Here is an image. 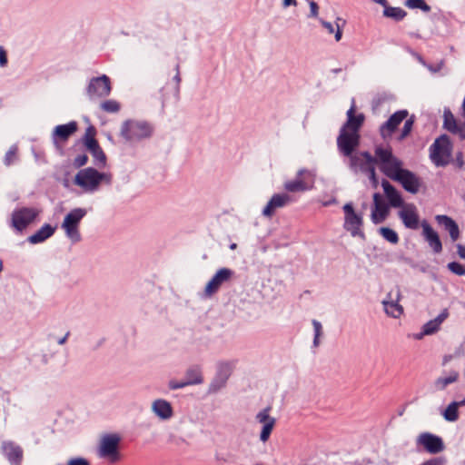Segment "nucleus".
<instances>
[{"instance_id":"864d4df0","label":"nucleus","mask_w":465,"mask_h":465,"mask_svg":"<svg viewBox=\"0 0 465 465\" xmlns=\"http://www.w3.org/2000/svg\"><path fill=\"white\" fill-rule=\"evenodd\" d=\"M456 247L459 256L462 259H465V246L462 244H457Z\"/></svg>"},{"instance_id":"7c9ffc66","label":"nucleus","mask_w":465,"mask_h":465,"mask_svg":"<svg viewBox=\"0 0 465 465\" xmlns=\"http://www.w3.org/2000/svg\"><path fill=\"white\" fill-rule=\"evenodd\" d=\"M55 232V228L50 224L43 225L37 232L28 237V242L32 244L40 243L49 237H51Z\"/></svg>"},{"instance_id":"dca6fc26","label":"nucleus","mask_w":465,"mask_h":465,"mask_svg":"<svg viewBox=\"0 0 465 465\" xmlns=\"http://www.w3.org/2000/svg\"><path fill=\"white\" fill-rule=\"evenodd\" d=\"M185 381H171L169 382V388L171 390H178L190 385L201 384L203 382L202 371L199 366H193L187 369L185 372Z\"/></svg>"},{"instance_id":"4468645a","label":"nucleus","mask_w":465,"mask_h":465,"mask_svg":"<svg viewBox=\"0 0 465 465\" xmlns=\"http://www.w3.org/2000/svg\"><path fill=\"white\" fill-rule=\"evenodd\" d=\"M112 90L111 82L107 75H102L93 78L88 85L87 93L91 98L105 97L110 94Z\"/></svg>"},{"instance_id":"5fc2aeb1","label":"nucleus","mask_w":465,"mask_h":465,"mask_svg":"<svg viewBox=\"0 0 465 465\" xmlns=\"http://www.w3.org/2000/svg\"><path fill=\"white\" fill-rule=\"evenodd\" d=\"M400 216L403 224L407 227V209H402L400 212Z\"/></svg>"},{"instance_id":"6ab92c4d","label":"nucleus","mask_w":465,"mask_h":465,"mask_svg":"<svg viewBox=\"0 0 465 465\" xmlns=\"http://www.w3.org/2000/svg\"><path fill=\"white\" fill-rule=\"evenodd\" d=\"M443 127L449 132L458 134L460 139L465 138V124L459 123L449 108L443 112Z\"/></svg>"},{"instance_id":"393cba45","label":"nucleus","mask_w":465,"mask_h":465,"mask_svg":"<svg viewBox=\"0 0 465 465\" xmlns=\"http://www.w3.org/2000/svg\"><path fill=\"white\" fill-rule=\"evenodd\" d=\"M305 175L309 176V173L305 170H300L294 180L284 183V189L291 193L309 190L312 186L307 183Z\"/></svg>"},{"instance_id":"bf43d9fd","label":"nucleus","mask_w":465,"mask_h":465,"mask_svg":"<svg viewBox=\"0 0 465 465\" xmlns=\"http://www.w3.org/2000/svg\"><path fill=\"white\" fill-rule=\"evenodd\" d=\"M405 136H407V122L404 124L402 127L401 137L404 138Z\"/></svg>"},{"instance_id":"20e7f679","label":"nucleus","mask_w":465,"mask_h":465,"mask_svg":"<svg viewBox=\"0 0 465 465\" xmlns=\"http://www.w3.org/2000/svg\"><path fill=\"white\" fill-rule=\"evenodd\" d=\"M153 131V126L146 122L127 120L121 126L120 135L125 142L134 143L150 137Z\"/></svg>"},{"instance_id":"5701e85b","label":"nucleus","mask_w":465,"mask_h":465,"mask_svg":"<svg viewBox=\"0 0 465 465\" xmlns=\"http://www.w3.org/2000/svg\"><path fill=\"white\" fill-rule=\"evenodd\" d=\"M449 312L444 309L436 318L426 322L422 327V331L414 334V338L420 340L424 335H431L439 331L442 322L448 318Z\"/></svg>"},{"instance_id":"0eeeda50","label":"nucleus","mask_w":465,"mask_h":465,"mask_svg":"<svg viewBox=\"0 0 465 465\" xmlns=\"http://www.w3.org/2000/svg\"><path fill=\"white\" fill-rule=\"evenodd\" d=\"M417 449L431 455H437L445 450V443L441 437L431 432H422L415 440Z\"/></svg>"},{"instance_id":"09e8293b","label":"nucleus","mask_w":465,"mask_h":465,"mask_svg":"<svg viewBox=\"0 0 465 465\" xmlns=\"http://www.w3.org/2000/svg\"><path fill=\"white\" fill-rule=\"evenodd\" d=\"M369 175V179L371 180V185L374 189H376L378 187V184H379V181L377 179V176H376V173H375V170H371V173L368 174Z\"/></svg>"},{"instance_id":"8fccbe9b","label":"nucleus","mask_w":465,"mask_h":465,"mask_svg":"<svg viewBox=\"0 0 465 465\" xmlns=\"http://www.w3.org/2000/svg\"><path fill=\"white\" fill-rule=\"evenodd\" d=\"M7 64V56L5 50L0 46V65L5 66Z\"/></svg>"},{"instance_id":"b1692460","label":"nucleus","mask_w":465,"mask_h":465,"mask_svg":"<svg viewBox=\"0 0 465 465\" xmlns=\"http://www.w3.org/2000/svg\"><path fill=\"white\" fill-rule=\"evenodd\" d=\"M407 116V111L402 110L393 114L381 126L380 129L381 135L385 139L392 134V133L398 128L400 124Z\"/></svg>"},{"instance_id":"c756f323","label":"nucleus","mask_w":465,"mask_h":465,"mask_svg":"<svg viewBox=\"0 0 465 465\" xmlns=\"http://www.w3.org/2000/svg\"><path fill=\"white\" fill-rule=\"evenodd\" d=\"M153 411L162 420H168L173 416V408L165 400H156L152 405Z\"/></svg>"},{"instance_id":"13d9d810","label":"nucleus","mask_w":465,"mask_h":465,"mask_svg":"<svg viewBox=\"0 0 465 465\" xmlns=\"http://www.w3.org/2000/svg\"><path fill=\"white\" fill-rule=\"evenodd\" d=\"M371 1L376 3V4H379V5H382L383 7H385L388 5V1L387 0H371Z\"/></svg>"},{"instance_id":"49530a36","label":"nucleus","mask_w":465,"mask_h":465,"mask_svg":"<svg viewBox=\"0 0 465 465\" xmlns=\"http://www.w3.org/2000/svg\"><path fill=\"white\" fill-rule=\"evenodd\" d=\"M88 157L86 154H81L74 158V164L75 167H82L86 164Z\"/></svg>"},{"instance_id":"603ef678","label":"nucleus","mask_w":465,"mask_h":465,"mask_svg":"<svg viewBox=\"0 0 465 465\" xmlns=\"http://www.w3.org/2000/svg\"><path fill=\"white\" fill-rule=\"evenodd\" d=\"M456 164L459 168H462L464 165L462 153H458L455 159Z\"/></svg>"},{"instance_id":"4be33fe9","label":"nucleus","mask_w":465,"mask_h":465,"mask_svg":"<svg viewBox=\"0 0 465 465\" xmlns=\"http://www.w3.org/2000/svg\"><path fill=\"white\" fill-rule=\"evenodd\" d=\"M291 202L292 198L287 193L274 194L270 199L266 206L263 208L262 214L266 217L271 218L274 214L276 209L282 208Z\"/></svg>"},{"instance_id":"7ed1b4c3","label":"nucleus","mask_w":465,"mask_h":465,"mask_svg":"<svg viewBox=\"0 0 465 465\" xmlns=\"http://www.w3.org/2000/svg\"><path fill=\"white\" fill-rule=\"evenodd\" d=\"M453 145L446 134L439 136L430 146V159L437 167H443L450 163Z\"/></svg>"},{"instance_id":"6e6d98bb","label":"nucleus","mask_w":465,"mask_h":465,"mask_svg":"<svg viewBox=\"0 0 465 465\" xmlns=\"http://www.w3.org/2000/svg\"><path fill=\"white\" fill-rule=\"evenodd\" d=\"M69 335H70V331H67L65 333V335L58 341V343L61 344V345L65 343L66 341H67V338L69 337Z\"/></svg>"},{"instance_id":"680f3d73","label":"nucleus","mask_w":465,"mask_h":465,"mask_svg":"<svg viewBox=\"0 0 465 465\" xmlns=\"http://www.w3.org/2000/svg\"><path fill=\"white\" fill-rule=\"evenodd\" d=\"M442 66V64H439L437 68H434V67H431V66H429V70L435 73V72H438Z\"/></svg>"},{"instance_id":"473e14b6","label":"nucleus","mask_w":465,"mask_h":465,"mask_svg":"<svg viewBox=\"0 0 465 465\" xmlns=\"http://www.w3.org/2000/svg\"><path fill=\"white\" fill-rule=\"evenodd\" d=\"M95 135L96 129L93 125H90L86 128L83 140L88 151L90 149H95V147L99 145L97 140L95 139Z\"/></svg>"},{"instance_id":"39448f33","label":"nucleus","mask_w":465,"mask_h":465,"mask_svg":"<svg viewBox=\"0 0 465 465\" xmlns=\"http://www.w3.org/2000/svg\"><path fill=\"white\" fill-rule=\"evenodd\" d=\"M103 181L106 183H110L111 175L104 173H99L92 167L80 170L74 178L75 184L86 192L96 191Z\"/></svg>"},{"instance_id":"6e6552de","label":"nucleus","mask_w":465,"mask_h":465,"mask_svg":"<svg viewBox=\"0 0 465 465\" xmlns=\"http://www.w3.org/2000/svg\"><path fill=\"white\" fill-rule=\"evenodd\" d=\"M121 438L117 434H106L100 441L98 455L100 458L107 459L111 462H115L119 460V443Z\"/></svg>"},{"instance_id":"f8f14e48","label":"nucleus","mask_w":465,"mask_h":465,"mask_svg":"<svg viewBox=\"0 0 465 465\" xmlns=\"http://www.w3.org/2000/svg\"><path fill=\"white\" fill-rule=\"evenodd\" d=\"M350 157V166L352 170L361 172L369 174L371 173V170H375V165L377 164L376 156L373 157L368 152H362L359 154H351Z\"/></svg>"},{"instance_id":"c85d7f7f","label":"nucleus","mask_w":465,"mask_h":465,"mask_svg":"<svg viewBox=\"0 0 465 465\" xmlns=\"http://www.w3.org/2000/svg\"><path fill=\"white\" fill-rule=\"evenodd\" d=\"M4 454L14 464H19L23 459V450L13 442H5L2 446Z\"/></svg>"},{"instance_id":"2eb2a0df","label":"nucleus","mask_w":465,"mask_h":465,"mask_svg":"<svg viewBox=\"0 0 465 465\" xmlns=\"http://www.w3.org/2000/svg\"><path fill=\"white\" fill-rule=\"evenodd\" d=\"M270 411L271 407H266L259 411L255 416L256 420L262 425L260 433V440L262 442L268 441L276 424V420L270 415Z\"/></svg>"},{"instance_id":"a18cd8bd","label":"nucleus","mask_w":465,"mask_h":465,"mask_svg":"<svg viewBox=\"0 0 465 465\" xmlns=\"http://www.w3.org/2000/svg\"><path fill=\"white\" fill-rule=\"evenodd\" d=\"M420 465H447V460L444 457L430 458Z\"/></svg>"},{"instance_id":"c9c22d12","label":"nucleus","mask_w":465,"mask_h":465,"mask_svg":"<svg viewBox=\"0 0 465 465\" xmlns=\"http://www.w3.org/2000/svg\"><path fill=\"white\" fill-rule=\"evenodd\" d=\"M424 188L422 181L409 172V193H417Z\"/></svg>"},{"instance_id":"a19ab883","label":"nucleus","mask_w":465,"mask_h":465,"mask_svg":"<svg viewBox=\"0 0 465 465\" xmlns=\"http://www.w3.org/2000/svg\"><path fill=\"white\" fill-rule=\"evenodd\" d=\"M419 227V217L415 212V206L409 204V228L417 229Z\"/></svg>"},{"instance_id":"79ce46f5","label":"nucleus","mask_w":465,"mask_h":465,"mask_svg":"<svg viewBox=\"0 0 465 465\" xmlns=\"http://www.w3.org/2000/svg\"><path fill=\"white\" fill-rule=\"evenodd\" d=\"M448 269L454 274L459 276L465 275V266L458 262H449L447 265Z\"/></svg>"},{"instance_id":"cd10ccee","label":"nucleus","mask_w":465,"mask_h":465,"mask_svg":"<svg viewBox=\"0 0 465 465\" xmlns=\"http://www.w3.org/2000/svg\"><path fill=\"white\" fill-rule=\"evenodd\" d=\"M459 377L460 374L457 371L444 372L442 375L435 379L431 384V389L435 392L443 391L449 385L456 382Z\"/></svg>"},{"instance_id":"ea45409f","label":"nucleus","mask_w":465,"mask_h":465,"mask_svg":"<svg viewBox=\"0 0 465 465\" xmlns=\"http://www.w3.org/2000/svg\"><path fill=\"white\" fill-rule=\"evenodd\" d=\"M409 9H420L428 14L430 11V6L424 0H409Z\"/></svg>"},{"instance_id":"f3484780","label":"nucleus","mask_w":465,"mask_h":465,"mask_svg":"<svg viewBox=\"0 0 465 465\" xmlns=\"http://www.w3.org/2000/svg\"><path fill=\"white\" fill-rule=\"evenodd\" d=\"M233 274V272L228 268H222L213 276V278L207 282L204 292L205 295L210 297L218 292L221 285L230 281Z\"/></svg>"},{"instance_id":"e2e57ef3","label":"nucleus","mask_w":465,"mask_h":465,"mask_svg":"<svg viewBox=\"0 0 465 465\" xmlns=\"http://www.w3.org/2000/svg\"><path fill=\"white\" fill-rule=\"evenodd\" d=\"M457 401V404L459 407H463L465 406V398L462 399L461 401Z\"/></svg>"},{"instance_id":"aec40b11","label":"nucleus","mask_w":465,"mask_h":465,"mask_svg":"<svg viewBox=\"0 0 465 465\" xmlns=\"http://www.w3.org/2000/svg\"><path fill=\"white\" fill-rule=\"evenodd\" d=\"M420 225L422 228V235L429 246L435 253H440L442 251V244L438 232L434 231L426 220L422 221Z\"/></svg>"},{"instance_id":"f257e3e1","label":"nucleus","mask_w":465,"mask_h":465,"mask_svg":"<svg viewBox=\"0 0 465 465\" xmlns=\"http://www.w3.org/2000/svg\"><path fill=\"white\" fill-rule=\"evenodd\" d=\"M381 186L388 203H386L383 195L380 193L373 194L371 220L376 224L382 223L387 218L390 206L399 208L403 203L401 193L387 180H382Z\"/></svg>"},{"instance_id":"69168bd1","label":"nucleus","mask_w":465,"mask_h":465,"mask_svg":"<svg viewBox=\"0 0 465 465\" xmlns=\"http://www.w3.org/2000/svg\"><path fill=\"white\" fill-rule=\"evenodd\" d=\"M412 123H413L412 118H409V122H408V124H409V131L411 130V127Z\"/></svg>"},{"instance_id":"4c0bfd02","label":"nucleus","mask_w":465,"mask_h":465,"mask_svg":"<svg viewBox=\"0 0 465 465\" xmlns=\"http://www.w3.org/2000/svg\"><path fill=\"white\" fill-rule=\"evenodd\" d=\"M100 107L103 111L106 113H117L121 105L120 104L115 100H106L101 103Z\"/></svg>"},{"instance_id":"423d86ee","label":"nucleus","mask_w":465,"mask_h":465,"mask_svg":"<svg viewBox=\"0 0 465 465\" xmlns=\"http://www.w3.org/2000/svg\"><path fill=\"white\" fill-rule=\"evenodd\" d=\"M85 214L86 211L84 209L75 208L68 213L64 219L61 227L64 231L65 235L73 242H78L81 241L79 225Z\"/></svg>"},{"instance_id":"58836bf2","label":"nucleus","mask_w":465,"mask_h":465,"mask_svg":"<svg viewBox=\"0 0 465 465\" xmlns=\"http://www.w3.org/2000/svg\"><path fill=\"white\" fill-rule=\"evenodd\" d=\"M380 233L381 234V236L384 239H386L388 242H390L391 243H397L399 241V237H398L397 233L390 228L381 227L380 229Z\"/></svg>"},{"instance_id":"4d7b16f0","label":"nucleus","mask_w":465,"mask_h":465,"mask_svg":"<svg viewBox=\"0 0 465 465\" xmlns=\"http://www.w3.org/2000/svg\"><path fill=\"white\" fill-rule=\"evenodd\" d=\"M291 5H296V0H283V5L284 6H289Z\"/></svg>"},{"instance_id":"2f4dec72","label":"nucleus","mask_w":465,"mask_h":465,"mask_svg":"<svg viewBox=\"0 0 465 465\" xmlns=\"http://www.w3.org/2000/svg\"><path fill=\"white\" fill-rule=\"evenodd\" d=\"M459 408L456 401H451L441 411L442 418L448 422L457 421L460 418Z\"/></svg>"},{"instance_id":"052dcab7","label":"nucleus","mask_w":465,"mask_h":465,"mask_svg":"<svg viewBox=\"0 0 465 465\" xmlns=\"http://www.w3.org/2000/svg\"><path fill=\"white\" fill-rule=\"evenodd\" d=\"M176 71H177V73H176V74L174 76V79L179 84L180 81H181V77H180L179 65L178 64L176 65Z\"/></svg>"},{"instance_id":"0e129e2a","label":"nucleus","mask_w":465,"mask_h":465,"mask_svg":"<svg viewBox=\"0 0 465 465\" xmlns=\"http://www.w3.org/2000/svg\"><path fill=\"white\" fill-rule=\"evenodd\" d=\"M450 360H451V356H450V355H449V356H445V357L443 358V364H444V365H445V364H447V362H448L449 361H450Z\"/></svg>"},{"instance_id":"e433bc0d","label":"nucleus","mask_w":465,"mask_h":465,"mask_svg":"<svg viewBox=\"0 0 465 465\" xmlns=\"http://www.w3.org/2000/svg\"><path fill=\"white\" fill-rule=\"evenodd\" d=\"M89 152L94 158L95 164L100 167H104L106 163V156L100 145H97L95 149H90Z\"/></svg>"},{"instance_id":"bb28decb","label":"nucleus","mask_w":465,"mask_h":465,"mask_svg":"<svg viewBox=\"0 0 465 465\" xmlns=\"http://www.w3.org/2000/svg\"><path fill=\"white\" fill-rule=\"evenodd\" d=\"M435 220L445 231L449 232L452 242H455L460 238L459 226L451 217L444 214H438L435 216Z\"/></svg>"},{"instance_id":"9b49d317","label":"nucleus","mask_w":465,"mask_h":465,"mask_svg":"<svg viewBox=\"0 0 465 465\" xmlns=\"http://www.w3.org/2000/svg\"><path fill=\"white\" fill-rule=\"evenodd\" d=\"M40 211L33 207L16 209L12 213V224L19 232H22L31 224L39 215Z\"/></svg>"},{"instance_id":"a211bd4d","label":"nucleus","mask_w":465,"mask_h":465,"mask_svg":"<svg viewBox=\"0 0 465 465\" xmlns=\"http://www.w3.org/2000/svg\"><path fill=\"white\" fill-rule=\"evenodd\" d=\"M399 297V290L395 289L391 291L388 298L382 302L386 313L393 318H399L404 312L403 307L398 303Z\"/></svg>"},{"instance_id":"1a4fd4ad","label":"nucleus","mask_w":465,"mask_h":465,"mask_svg":"<svg viewBox=\"0 0 465 465\" xmlns=\"http://www.w3.org/2000/svg\"><path fill=\"white\" fill-rule=\"evenodd\" d=\"M344 211V228L351 232V236H359L364 239L365 235L361 230L362 217L355 213L351 203H346L343 206Z\"/></svg>"},{"instance_id":"9d476101","label":"nucleus","mask_w":465,"mask_h":465,"mask_svg":"<svg viewBox=\"0 0 465 465\" xmlns=\"http://www.w3.org/2000/svg\"><path fill=\"white\" fill-rule=\"evenodd\" d=\"M360 134L356 132L341 129L337 137V146L340 153L344 156H351L360 145Z\"/></svg>"},{"instance_id":"ddd939ff","label":"nucleus","mask_w":465,"mask_h":465,"mask_svg":"<svg viewBox=\"0 0 465 465\" xmlns=\"http://www.w3.org/2000/svg\"><path fill=\"white\" fill-rule=\"evenodd\" d=\"M233 368L234 365L232 362H220L217 366V373L209 386V392L215 393L224 387Z\"/></svg>"},{"instance_id":"37998d69","label":"nucleus","mask_w":465,"mask_h":465,"mask_svg":"<svg viewBox=\"0 0 465 465\" xmlns=\"http://www.w3.org/2000/svg\"><path fill=\"white\" fill-rule=\"evenodd\" d=\"M312 323L314 329L313 345L317 347L320 344V337L322 334V326L317 320H312Z\"/></svg>"},{"instance_id":"338daca9","label":"nucleus","mask_w":465,"mask_h":465,"mask_svg":"<svg viewBox=\"0 0 465 465\" xmlns=\"http://www.w3.org/2000/svg\"><path fill=\"white\" fill-rule=\"evenodd\" d=\"M235 248H236V244L235 243L231 244V249H235Z\"/></svg>"},{"instance_id":"774afa93","label":"nucleus","mask_w":465,"mask_h":465,"mask_svg":"<svg viewBox=\"0 0 465 465\" xmlns=\"http://www.w3.org/2000/svg\"><path fill=\"white\" fill-rule=\"evenodd\" d=\"M403 411H404V410H401V411H400V415H402V414H403Z\"/></svg>"},{"instance_id":"f704fd0d","label":"nucleus","mask_w":465,"mask_h":465,"mask_svg":"<svg viewBox=\"0 0 465 465\" xmlns=\"http://www.w3.org/2000/svg\"><path fill=\"white\" fill-rule=\"evenodd\" d=\"M383 15L394 21H401L406 16V12L401 7H392L387 5L383 10Z\"/></svg>"},{"instance_id":"412c9836","label":"nucleus","mask_w":465,"mask_h":465,"mask_svg":"<svg viewBox=\"0 0 465 465\" xmlns=\"http://www.w3.org/2000/svg\"><path fill=\"white\" fill-rule=\"evenodd\" d=\"M355 103L352 101L351 108L347 111V121L341 129L360 134V129L363 125L365 116L363 114H355Z\"/></svg>"},{"instance_id":"de8ad7c7","label":"nucleus","mask_w":465,"mask_h":465,"mask_svg":"<svg viewBox=\"0 0 465 465\" xmlns=\"http://www.w3.org/2000/svg\"><path fill=\"white\" fill-rule=\"evenodd\" d=\"M67 465H90V462L84 458H74L68 460Z\"/></svg>"},{"instance_id":"c03bdc74","label":"nucleus","mask_w":465,"mask_h":465,"mask_svg":"<svg viewBox=\"0 0 465 465\" xmlns=\"http://www.w3.org/2000/svg\"><path fill=\"white\" fill-rule=\"evenodd\" d=\"M17 158V148L15 146L11 147L5 153L4 163L5 165H11Z\"/></svg>"},{"instance_id":"a878e982","label":"nucleus","mask_w":465,"mask_h":465,"mask_svg":"<svg viewBox=\"0 0 465 465\" xmlns=\"http://www.w3.org/2000/svg\"><path fill=\"white\" fill-rule=\"evenodd\" d=\"M77 129L78 125L75 121H72L66 124L57 125L53 131V140L54 143L59 141L65 142L77 131Z\"/></svg>"},{"instance_id":"72a5a7b5","label":"nucleus","mask_w":465,"mask_h":465,"mask_svg":"<svg viewBox=\"0 0 465 465\" xmlns=\"http://www.w3.org/2000/svg\"><path fill=\"white\" fill-rule=\"evenodd\" d=\"M322 26L329 32V34L335 33V40L338 42L341 39L342 36V30L341 27L345 25V21L341 18H337L335 25H336V31L334 30V26L330 22L322 21Z\"/></svg>"},{"instance_id":"f03ea898","label":"nucleus","mask_w":465,"mask_h":465,"mask_svg":"<svg viewBox=\"0 0 465 465\" xmlns=\"http://www.w3.org/2000/svg\"><path fill=\"white\" fill-rule=\"evenodd\" d=\"M375 156L381 171L391 179L400 182L407 190V170L402 169L401 162L392 155L391 151L377 147Z\"/></svg>"},{"instance_id":"3c124183","label":"nucleus","mask_w":465,"mask_h":465,"mask_svg":"<svg viewBox=\"0 0 465 465\" xmlns=\"http://www.w3.org/2000/svg\"><path fill=\"white\" fill-rule=\"evenodd\" d=\"M311 15L316 17L318 15L319 6L315 2L310 3Z\"/></svg>"}]
</instances>
